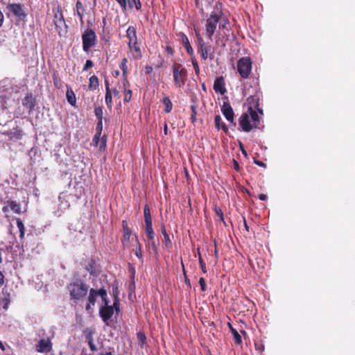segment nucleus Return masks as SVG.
<instances>
[{
	"label": "nucleus",
	"mask_w": 355,
	"mask_h": 355,
	"mask_svg": "<svg viewBox=\"0 0 355 355\" xmlns=\"http://www.w3.org/2000/svg\"><path fill=\"white\" fill-rule=\"evenodd\" d=\"M121 6V9L123 11L127 10L128 5H127V0H115Z\"/></svg>",
	"instance_id": "09e8293b"
},
{
	"label": "nucleus",
	"mask_w": 355,
	"mask_h": 355,
	"mask_svg": "<svg viewBox=\"0 0 355 355\" xmlns=\"http://www.w3.org/2000/svg\"><path fill=\"white\" fill-rule=\"evenodd\" d=\"M16 223H17V226L19 230V237L21 239H23L24 237V234H25V227L24 225V223L22 222V220L17 218H16Z\"/></svg>",
	"instance_id": "2f4dec72"
},
{
	"label": "nucleus",
	"mask_w": 355,
	"mask_h": 355,
	"mask_svg": "<svg viewBox=\"0 0 355 355\" xmlns=\"http://www.w3.org/2000/svg\"><path fill=\"white\" fill-rule=\"evenodd\" d=\"M3 309L6 310L8 308V305L10 304V302L9 295H8L7 297H5L3 299Z\"/></svg>",
	"instance_id": "603ef678"
},
{
	"label": "nucleus",
	"mask_w": 355,
	"mask_h": 355,
	"mask_svg": "<svg viewBox=\"0 0 355 355\" xmlns=\"http://www.w3.org/2000/svg\"><path fill=\"white\" fill-rule=\"evenodd\" d=\"M223 31H229L230 21L228 17L224 13L223 4L216 2L214 10L207 16L205 21V33L210 40H213L217 27Z\"/></svg>",
	"instance_id": "f257e3e1"
},
{
	"label": "nucleus",
	"mask_w": 355,
	"mask_h": 355,
	"mask_svg": "<svg viewBox=\"0 0 355 355\" xmlns=\"http://www.w3.org/2000/svg\"><path fill=\"white\" fill-rule=\"evenodd\" d=\"M197 51L205 61L208 58L211 60L214 58V48L211 45L206 44L205 42L197 44Z\"/></svg>",
	"instance_id": "1a4fd4ad"
},
{
	"label": "nucleus",
	"mask_w": 355,
	"mask_h": 355,
	"mask_svg": "<svg viewBox=\"0 0 355 355\" xmlns=\"http://www.w3.org/2000/svg\"><path fill=\"white\" fill-rule=\"evenodd\" d=\"M255 349L261 352L264 350V346L262 344L255 343Z\"/></svg>",
	"instance_id": "e2e57ef3"
},
{
	"label": "nucleus",
	"mask_w": 355,
	"mask_h": 355,
	"mask_svg": "<svg viewBox=\"0 0 355 355\" xmlns=\"http://www.w3.org/2000/svg\"><path fill=\"white\" fill-rule=\"evenodd\" d=\"M160 230H161L162 234L164 236V243L166 248L171 249L172 248L173 244H172V241H171V240L170 239V236H169L168 234L166 232L165 226L164 225H162L161 227H160Z\"/></svg>",
	"instance_id": "5701e85b"
},
{
	"label": "nucleus",
	"mask_w": 355,
	"mask_h": 355,
	"mask_svg": "<svg viewBox=\"0 0 355 355\" xmlns=\"http://www.w3.org/2000/svg\"><path fill=\"white\" fill-rule=\"evenodd\" d=\"M104 293H105V295H101L100 297H101L102 299V301L103 302V306H110L109 304V300L107 298V292L106 291V289L104 288Z\"/></svg>",
	"instance_id": "de8ad7c7"
},
{
	"label": "nucleus",
	"mask_w": 355,
	"mask_h": 355,
	"mask_svg": "<svg viewBox=\"0 0 355 355\" xmlns=\"http://www.w3.org/2000/svg\"><path fill=\"white\" fill-rule=\"evenodd\" d=\"M8 8H9V10L16 17L24 18L26 16V14L23 10L22 6L20 3H10L8 6Z\"/></svg>",
	"instance_id": "6ab92c4d"
},
{
	"label": "nucleus",
	"mask_w": 355,
	"mask_h": 355,
	"mask_svg": "<svg viewBox=\"0 0 355 355\" xmlns=\"http://www.w3.org/2000/svg\"><path fill=\"white\" fill-rule=\"evenodd\" d=\"M53 84L56 88L59 89L61 87V84L59 83L55 74H53Z\"/></svg>",
	"instance_id": "052dcab7"
},
{
	"label": "nucleus",
	"mask_w": 355,
	"mask_h": 355,
	"mask_svg": "<svg viewBox=\"0 0 355 355\" xmlns=\"http://www.w3.org/2000/svg\"><path fill=\"white\" fill-rule=\"evenodd\" d=\"M252 64L250 57H243L237 61V71L242 78L249 77L252 71Z\"/></svg>",
	"instance_id": "423d86ee"
},
{
	"label": "nucleus",
	"mask_w": 355,
	"mask_h": 355,
	"mask_svg": "<svg viewBox=\"0 0 355 355\" xmlns=\"http://www.w3.org/2000/svg\"><path fill=\"white\" fill-rule=\"evenodd\" d=\"M94 112H95V116H96L98 121L103 120V108L101 107H100V106L95 107Z\"/></svg>",
	"instance_id": "ea45409f"
},
{
	"label": "nucleus",
	"mask_w": 355,
	"mask_h": 355,
	"mask_svg": "<svg viewBox=\"0 0 355 355\" xmlns=\"http://www.w3.org/2000/svg\"><path fill=\"white\" fill-rule=\"evenodd\" d=\"M258 198H259V200L263 201V200H266L267 199V196L266 194H263V193H260V194H259Z\"/></svg>",
	"instance_id": "338daca9"
},
{
	"label": "nucleus",
	"mask_w": 355,
	"mask_h": 355,
	"mask_svg": "<svg viewBox=\"0 0 355 355\" xmlns=\"http://www.w3.org/2000/svg\"><path fill=\"white\" fill-rule=\"evenodd\" d=\"M145 221V232L148 240H153L155 232L153 228V222L149 206L146 204L144 208Z\"/></svg>",
	"instance_id": "0eeeda50"
},
{
	"label": "nucleus",
	"mask_w": 355,
	"mask_h": 355,
	"mask_svg": "<svg viewBox=\"0 0 355 355\" xmlns=\"http://www.w3.org/2000/svg\"><path fill=\"white\" fill-rule=\"evenodd\" d=\"M198 259H199V263H200V268H201L202 271L203 272V273H206L207 272L206 264L201 257L199 248H198Z\"/></svg>",
	"instance_id": "4c0bfd02"
},
{
	"label": "nucleus",
	"mask_w": 355,
	"mask_h": 355,
	"mask_svg": "<svg viewBox=\"0 0 355 355\" xmlns=\"http://www.w3.org/2000/svg\"><path fill=\"white\" fill-rule=\"evenodd\" d=\"M216 44L220 46H225V36L222 35L221 37L220 35H216Z\"/></svg>",
	"instance_id": "a18cd8bd"
},
{
	"label": "nucleus",
	"mask_w": 355,
	"mask_h": 355,
	"mask_svg": "<svg viewBox=\"0 0 355 355\" xmlns=\"http://www.w3.org/2000/svg\"><path fill=\"white\" fill-rule=\"evenodd\" d=\"M166 51L167 52L168 54H170L171 55L174 53V50L171 46H166Z\"/></svg>",
	"instance_id": "680f3d73"
},
{
	"label": "nucleus",
	"mask_w": 355,
	"mask_h": 355,
	"mask_svg": "<svg viewBox=\"0 0 355 355\" xmlns=\"http://www.w3.org/2000/svg\"><path fill=\"white\" fill-rule=\"evenodd\" d=\"M214 89L216 93L223 95L226 92L225 80L223 76L217 77L214 83Z\"/></svg>",
	"instance_id": "a211bd4d"
},
{
	"label": "nucleus",
	"mask_w": 355,
	"mask_h": 355,
	"mask_svg": "<svg viewBox=\"0 0 355 355\" xmlns=\"http://www.w3.org/2000/svg\"><path fill=\"white\" fill-rule=\"evenodd\" d=\"M162 103L164 105V112L169 113L173 109V103L168 96H165L162 100Z\"/></svg>",
	"instance_id": "c756f323"
},
{
	"label": "nucleus",
	"mask_w": 355,
	"mask_h": 355,
	"mask_svg": "<svg viewBox=\"0 0 355 355\" xmlns=\"http://www.w3.org/2000/svg\"><path fill=\"white\" fill-rule=\"evenodd\" d=\"M214 123L215 126L217 128L218 130L220 129H222L225 133H227L228 128L225 123L222 122V119L220 115H216L214 118Z\"/></svg>",
	"instance_id": "393cba45"
},
{
	"label": "nucleus",
	"mask_w": 355,
	"mask_h": 355,
	"mask_svg": "<svg viewBox=\"0 0 355 355\" xmlns=\"http://www.w3.org/2000/svg\"><path fill=\"white\" fill-rule=\"evenodd\" d=\"M89 295L87 297V300L92 304H95L96 302L97 297L101 295H104V288H101L99 289L91 288L89 291Z\"/></svg>",
	"instance_id": "f3484780"
},
{
	"label": "nucleus",
	"mask_w": 355,
	"mask_h": 355,
	"mask_svg": "<svg viewBox=\"0 0 355 355\" xmlns=\"http://www.w3.org/2000/svg\"><path fill=\"white\" fill-rule=\"evenodd\" d=\"M126 1L130 9H132L135 7L137 10H141V3L140 0H127Z\"/></svg>",
	"instance_id": "7c9ffc66"
},
{
	"label": "nucleus",
	"mask_w": 355,
	"mask_h": 355,
	"mask_svg": "<svg viewBox=\"0 0 355 355\" xmlns=\"http://www.w3.org/2000/svg\"><path fill=\"white\" fill-rule=\"evenodd\" d=\"M196 36L197 38L196 44H200V43L205 42L204 39L202 38V37L201 36V35L198 31H196Z\"/></svg>",
	"instance_id": "13d9d810"
},
{
	"label": "nucleus",
	"mask_w": 355,
	"mask_h": 355,
	"mask_svg": "<svg viewBox=\"0 0 355 355\" xmlns=\"http://www.w3.org/2000/svg\"><path fill=\"white\" fill-rule=\"evenodd\" d=\"M77 15L80 18V22L83 23V12L85 11L84 6L80 1L78 0L76 4Z\"/></svg>",
	"instance_id": "c85d7f7f"
},
{
	"label": "nucleus",
	"mask_w": 355,
	"mask_h": 355,
	"mask_svg": "<svg viewBox=\"0 0 355 355\" xmlns=\"http://www.w3.org/2000/svg\"><path fill=\"white\" fill-rule=\"evenodd\" d=\"M199 284L200 286V289L202 291H205L207 290L206 282L204 277L200 278Z\"/></svg>",
	"instance_id": "8fccbe9b"
},
{
	"label": "nucleus",
	"mask_w": 355,
	"mask_h": 355,
	"mask_svg": "<svg viewBox=\"0 0 355 355\" xmlns=\"http://www.w3.org/2000/svg\"><path fill=\"white\" fill-rule=\"evenodd\" d=\"M135 254L138 259L141 260L142 259L141 245L139 241V239H137V245L136 248L135 249Z\"/></svg>",
	"instance_id": "c9c22d12"
},
{
	"label": "nucleus",
	"mask_w": 355,
	"mask_h": 355,
	"mask_svg": "<svg viewBox=\"0 0 355 355\" xmlns=\"http://www.w3.org/2000/svg\"><path fill=\"white\" fill-rule=\"evenodd\" d=\"M128 48L131 52H134L132 54L134 59L139 60L142 58L141 50L138 42H137L135 44L132 43L130 46H128Z\"/></svg>",
	"instance_id": "4be33fe9"
},
{
	"label": "nucleus",
	"mask_w": 355,
	"mask_h": 355,
	"mask_svg": "<svg viewBox=\"0 0 355 355\" xmlns=\"http://www.w3.org/2000/svg\"><path fill=\"white\" fill-rule=\"evenodd\" d=\"M85 269L89 272L90 275H94L96 274L95 262L91 260L89 263L85 266Z\"/></svg>",
	"instance_id": "f704fd0d"
},
{
	"label": "nucleus",
	"mask_w": 355,
	"mask_h": 355,
	"mask_svg": "<svg viewBox=\"0 0 355 355\" xmlns=\"http://www.w3.org/2000/svg\"><path fill=\"white\" fill-rule=\"evenodd\" d=\"M89 348L92 351L94 352L96 350V346L94 345V344L93 343V342L92 340H89Z\"/></svg>",
	"instance_id": "69168bd1"
},
{
	"label": "nucleus",
	"mask_w": 355,
	"mask_h": 355,
	"mask_svg": "<svg viewBox=\"0 0 355 355\" xmlns=\"http://www.w3.org/2000/svg\"><path fill=\"white\" fill-rule=\"evenodd\" d=\"M191 122L192 123H195L196 122V114H197V107L196 105H191Z\"/></svg>",
	"instance_id": "a19ab883"
},
{
	"label": "nucleus",
	"mask_w": 355,
	"mask_h": 355,
	"mask_svg": "<svg viewBox=\"0 0 355 355\" xmlns=\"http://www.w3.org/2000/svg\"><path fill=\"white\" fill-rule=\"evenodd\" d=\"M74 196L77 199H80L85 192L84 187L80 184V183H76L74 187Z\"/></svg>",
	"instance_id": "bb28decb"
},
{
	"label": "nucleus",
	"mask_w": 355,
	"mask_h": 355,
	"mask_svg": "<svg viewBox=\"0 0 355 355\" xmlns=\"http://www.w3.org/2000/svg\"><path fill=\"white\" fill-rule=\"evenodd\" d=\"M260 123L258 112L252 107H249L247 112L242 113L239 119V130L249 132L253 128H259Z\"/></svg>",
	"instance_id": "f03ea898"
},
{
	"label": "nucleus",
	"mask_w": 355,
	"mask_h": 355,
	"mask_svg": "<svg viewBox=\"0 0 355 355\" xmlns=\"http://www.w3.org/2000/svg\"><path fill=\"white\" fill-rule=\"evenodd\" d=\"M71 299L75 302L83 300L89 291V286L80 279L71 282L67 286Z\"/></svg>",
	"instance_id": "7ed1b4c3"
},
{
	"label": "nucleus",
	"mask_w": 355,
	"mask_h": 355,
	"mask_svg": "<svg viewBox=\"0 0 355 355\" xmlns=\"http://www.w3.org/2000/svg\"><path fill=\"white\" fill-rule=\"evenodd\" d=\"M137 338L139 340L141 347H143L146 344V338L145 334L142 332L137 333Z\"/></svg>",
	"instance_id": "37998d69"
},
{
	"label": "nucleus",
	"mask_w": 355,
	"mask_h": 355,
	"mask_svg": "<svg viewBox=\"0 0 355 355\" xmlns=\"http://www.w3.org/2000/svg\"><path fill=\"white\" fill-rule=\"evenodd\" d=\"M22 105L24 107L28 109L29 114L33 112L37 105V101L33 94L29 93L26 95V96L22 99Z\"/></svg>",
	"instance_id": "9b49d317"
},
{
	"label": "nucleus",
	"mask_w": 355,
	"mask_h": 355,
	"mask_svg": "<svg viewBox=\"0 0 355 355\" xmlns=\"http://www.w3.org/2000/svg\"><path fill=\"white\" fill-rule=\"evenodd\" d=\"M36 350L40 353H48L52 350V343L49 338L40 339L36 345Z\"/></svg>",
	"instance_id": "2eb2a0df"
},
{
	"label": "nucleus",
	"mask_w": 355,
	"mask_h": 355,
	"mask_svg": "<svg viewBox=\"0 0 355 355\" xmlns=\"http://www.w3.org/2000/svg\"><path fill=\"white\" fill-rule=\"evenodd\" d=\"M179 41L186 49L187 53L191 57L194 55V51L190 44L188 37L184 33H177Z\"/></svg>",
	"instance_id": "4468645a"
},
{
	"label": "nucleus",
	"mask_w": 355,
	"mask_h": 355,
	"mask_svg": "<svg viewBox=\"0 0 355 355\" xmlns=\"http://www.w3.org/2000/svg\"><path fill=\"white\" fill-rule=\"evenodd\" d=\"M6 205L7 206H5L2 208V211L6 213L7 212L8 210V207L15 214H21V205L19 203L17 202L16 201H14V200H8L6 202Z\"/></svg>",
	"instance_id": "aec40b11"
},
{
	"label": "nucleus",
	"mask_w": 355,
	"mask_h": 355,
	"mask_svg": "<svg viewBox=\"0 0 355 355\" xmlns=\"http://www.w3.org/2000/svg\"><path fill=\"white\" fill-rule=\"evenodd\" d=\"M3 134L6 135L10 140L17 141L21 139L24 135V132L17 125L12 129L3 132Z\"/></svg>",
	"instance_id": "dca6fc26"
},
{
	"label": "nucleus",
	"mask_w": 355,
	"mask_h": 355,
	"mask_svg": "<svg viewBox=\"0 0 355 355\" xmlns=\"http://www.w3.org/2000/svg\"><path fill=\"white\" fill-rule=\"evenodd\" d=\"M107 137L105 135L101 136L98 147L100 150H105L106 148Z\"/></svg>",
	"instance_id": "e433bc0d"
},
{
	"label": "nucleus",
	"mask_w": 355,
	"mask_h": 355,
	"mask_svg": "<svg viewBox=\"0 0 355 355\" xmlns=\"http://www.w3.org/2000/svg\"><path fill=\"white\" fill-rule=\"evenodd\" d=\"M101 136L98 135V133H96L93 137L92 142L96 146H98L99 144Z\"/></svg>",
	"instance_id": "bf43d9fd"
},
{
	"label": "nucleus",
	"mask_w": 355,
	"mask_h": 355,
	"mask_svg": "<svg viewBox=\"0 0 355 355\" xmlns=\"http://www.w3.org/2000/svg\"><path fill=\"white\" fill-rule=\"evenodd\" d=\"M221 112L226 119L230 121L234 126H236V123L234 121V113L230 103L228 101L223 102V104L221 107Z\"/></svg>",
	"instance_id": "9d476101"
},
{
	"label": "nucleus",
	"mask_w": 355,
	"mask_h": 355,
	"mask_svg": "<svg viewBox=\"0 0 355 355\" xmlns=\"http://www.w3.org/2000/svg\"><path fill=\"white\" fill-rule=\"evenodd\" d=\"M122 228H123V237L121 239V243L124 247L128 248L130 236L132 234V230L128 227V224L126 220H122Z\"/></svg>",
	"instance_id": "ddd939ff"
},
{
	"label": "nucleus",
	"mask_w": 355,
	"mask_h": 355,
	"mask_svg": "<svg viewBox=\"0 0 355 355\" xmlns=\"http://www.w3.org/2000/svg\"><path fill=\"white\" fill-rule=\"evenodd\" d=\"M128 60L126 58H123L119 64L120 69L122 70L123 76H128Z\"/></svg>",
	"instance_id": "473e14b6"
},
{
	"label": "nucleus",
	"mask_w": 355,
	"mask_h": 355,
	"mask_svg": "<svg viewBox=\"0 0 355 355\" xmlns=\"http://www.w3.org/2000/svg\"><path fill=\"white\" fill-rule=\"evenodd\" d=\"M254 162L255 164H257V165H258L259 166H262V167H264V168L266 167V164L264 162H261L260 160L254 159Z\"/></svg>",
	"instance_id": "0e129e2a"
},
{
	"label": "nucleus",
	"mask_w": 355,
	"mask_h": 355,
	"mask_svg": "<svg viewBox=\"0 0 355 355\" xmlns=\"http://www.w3.org/2000/svg\"><path fill=\"white\" fill-rule=\"evenodd\" d=\"M174 85L176 88H182L187 80V70L181 64L174 62L172 65Z\"/></svg>",
	"instance_id": "20e7f679"
},
{
	"label": "nucleus",
	"mask_w": 355,
	"mask_h": 355,
	"mask_svg": "<svg viewBox=\"0 0 355 355\" xmlns=\"http://www.w3.org/2000/svg\"><path fill=\"white\" fill-rule=\"evenodd\" d=\"M103 130V120L98 121V123L96 124V133H98V136H101Z\"/></svg>",
	"instance_id": "49530a36"
},
{
	"label": "nucleus",
	"mask_w": 355,
	"mask_h": 355,
	"mask_svg": "<svg viewBox=\"0 0 355 355\" xmlns=\"http://www.w3.org/2000/svg\"><path fill=\"white\" fill-rule=\"evenodd\" d=\"M228 325H229L230 331L233 335L234 343L238 345H241L242 343V338H241V335L239 334V332L236 331V329L233 328V327L231 325L230 323H228Z\"/></svg>",
	"instance_id": "a878e982"
},
{
	"label": "nucleus",
	"mask_w": 355,
	"mask_h": 355,
	"mask_svg": "<svg viewBox=\"0 0 355 355\" xmlns=\"http://www.w3.org/2000/svg\"><path fill=\"white\" fill-rule=\"evenodd\" d=\"M119 290H118V286H113V291H112V295H113V297H114V299H119Z\"/></svg>",
	"instance_id": "4d7b16f0"
},
{
	"label": "nucleus",
	"mask_w": 355,
	"mask_h": 355,
	"mask_svg": "<svg viewBox=\"0 0 355 355\" xmlns=\"http://www.w3.org/2000/svg\"><path fill=\"white\" fill-rule=\"evenodd\" d=\"M130 84L128 80V76H123V89H130Z\"/></svg>",
	"instance_id": "6e6d98bb"
},
{
	"label": "nucleus",
	"mask_w": 355,
	"mask_h": 355,
	"mask_svg": "<svg viewBox=\"0 0 355 355\" xmlns=\"http://www.w3.org/2000/svg\"><path fill=\"white\" fill-rule=\"evenodd\" d=\"M53 22L55 29L60 37H64L67 33V26L65 23L62 12L60 10L55 13Z\"/></svg>",
	"instance_id": "6e6552de"
},
{
	"label": "nucleus",
	"mask_w": 355,
	"mask_h": 355,
	"mask_svg": "<svg viewBox=\"0 0 355 355\" xmlns=\"http://www.w3.org/2000/svg\"><path fill=\"white\" fill-rule=\"evenodd\" d=\"M149 241V245H150L152 250L155 252H157V244L155 242V237L153 238V240H148Z\"/></svg>",
	"instance_id": "3c124183"
},
{
	"label": "nucleus",
	"mask_w": 355,
	"mask_h": 355,
	"mask_svg": "<svg viewBox=\"0 0 355 355\" xmlns=\"http://www.w3.org/2000/svg\"><path fill=\"white\" fill-rule=\"evenodd\" d=\"M113 314V307L111 306H102L99 309V315L107 324H108V322L112 318Z\"/></svg>",
	"instance_id": "f8f14e48"
},
{
	"label": "nucleus",
	"mask_w": 355,
	"mask_h": 355,
	"mask_svg": "<svg viewBox=\"0 0 355 355\" xmlns=\"http://www.w3.org/2000/svg\"><path fill=\"white\" fill-rule=\"evenodd\" d=\"M105 103L108 108H112V92L111 90L107 89L105 92Z\"/></svg>",
	"instance_id": "72a5a7b5"
},
{
	"label": "nucleus",
	"mask_w": 355,
	"mask_h": 355,
	"mask_svg": "<svg viewBox=\"0 0 355 355\" xmlns=\"http://www.w3.org/2000/svg\"><path fill=\"white\" fill-rule=\"evenodd\" d=\"M94 305L95 304H92L89 302H88V303L85 306L86 311H89L90 309H92Z\"/></svg>",
	"instance_id": "774afa93"
},
{
	"label": "nucleus",
	"mask_w": 355,
	"mask_h": 355,
	"mask_svg": "<svg viewBox=\"0 0 355 355\" xmlns=\"http://www.w3.org/2000/svg\"><path fill=\"white\" fill-rule=\"evenodd\" d=\"M89 89L90 90H95L98 88V85H99V80H98V78L96 76H92L89 78Z\"/></svg>",
	"instance_id": "cd10ccee"
},
{
	"label": "nucleus",
	"mask_w": 355,
	"mask_h": 355,
	"mask_svg": "<svg viewBox=\"0 0 355 355\" xmlns=\"http://www.w3.org/2000/svg\"><path fill=\"white\" fill-rule=\"evenodd\" d=\"M124 92V102L128 103L131 101L132 96V91L130 89H123Z\"/></svg>",
	"instance_id": "58836bf2"
},
{
	"label": "nucleus",
	"mask_w": 355,
	"mask_h": 355,
	"mask_svg": "<svg viewBox=\"0 0 355 355\" xmlns=\"http://www.w3.org/2000/svg\"><path fill=\"white\" fill-rule=\"evenodd\" d=\"M112 307H113V311H116V314H119V312L120 311V302L119 299H114L113 305H111Z\"/></svg>",
	"instance_id": "c03bdc74"
},
{
	"label": "nucleus",
	"mask_w": 355,
	"mask_h": 355,
	"mask_svg": "<svg viewBox=\"0 0 355 355\" xmlns=\"http://www.w3.org/2000/svg\"><path fill=\"white\" fill-rule=\"evenodd\" d=\"M94 63L91 60H87L83 67V71H87L89 69L93 67Z\"/></svg>",
	"instance_id": "864d4df0"
},
{
	"label": "nucleus",
	"mask_w": 355,
	"mask_h": 355,
	"mask_svg": "<svg viewBox=\"0 0 355 355\" xmlns=\"http://www.w3.org/2000/svg\"><path fill=\"white\" fill-rule=\"evenodd\" d=\"M126 37L128 39V45L130 46L132 43L135 44L138 42V37L137 35V29L133 26H130L126 31Z\"/></svg>",
	"instance_id": "412c9836"
},
{
	"label": "nucleus",
	"mask_w": 355,
	"mask_h": 355,
	"mask_svg": "<svg viewBox=\"0 0 355 355\" xmlns=\"http://www.w3.org/2000/svg\"><path fill=\"white\" fill-rule=\"evenodd\" d=\"M191 60L192 65L193 66V68H194L195 73L196 75H198L200 73V67H199L198 63L196 60L195 55L191 56Z\"/></svg>",
	"instance_id": "79ce46f5"
},
{
	"label": "nucleus",
	"mask_w": 355,
	"mask_h": 355,
	"mask_svg": "<svg viewBox=\"0 0 355 355\" xmlns=\"http://www.w3.org/2000/svg\"><path fill=\"white\" fill-rule=\"evenodd\" d=\"M214 210H215V212H216V215L218 216H219L220 219L221 220H224L223 214V211H222L220 207L216 206L214 207Z\"/></svg>",
	"instance_id": "5fc2aeb1"
},
{
	"label": "nucleus",
	"mask_w": 355,
	"mask_h": 355,
	"mask_svg": "<svg viewBox=\"0 0 355 355\" xmlns=\"http://www.w3.org/2000/svg\"><path fill=\"white\" fill-rule=\"evenodd\" d=\"M66 97H67L68 103L71 105H72V106L76 105V95L71 87H69V86L67 87Z\"/></svg>",
	"instance_id": "b1692460"
},
{
	"label": "nucleus",
	"mask_w": 355,
	"mask_h": 355,
	"mask_svg": "<svg viewBox=\"0 0 355 355\" xmlns=\"http://www.w3.org/2000/svg\"><path fill=\"white\" fill-rule=\"evenodd\" d=\"M83 49L85 52H89L90 49L94 46L97 42L96 35L92 28H86L82 34Z\"/></svg>",
	"instance_id": "39448f33"
}]
</instances>
